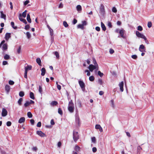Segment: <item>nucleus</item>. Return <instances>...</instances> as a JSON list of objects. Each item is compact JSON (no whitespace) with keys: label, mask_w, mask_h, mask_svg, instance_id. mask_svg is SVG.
Here are the masks:
<instances>
[{"label":"nucleus","mask_w":154,"mask_h":154,"mask_svg":"<svg viewBox=\"0 0 154 154\" xmlns=\"http://www.w3.org/2000/svg\"><path fill=\"white\" fill-rule=\"evenodd\" d=\"M136 35L138 38H143L145 41V42L148 43V41L147 40L146 37L143 34L140 33L139 31H136Z\"/></svg>","instance_id":"obj_1"},{"label":"nucleus","mask_w":154,"mask_h":154,"mask_svg":"<svg viewBox=\"0 0 154 154\" xmlns=\"http://www.w3.org/2000/svg\"><path fill=\"white\" fill-rule=\"evenodd\" d=\"M73 139L74 141L76 142V141L79 139V136L77 132L74 130L73 131Z\"/></svg>","instance_id":"obj_2"},{"label":"nucleus","mask_w":154,"mask_h":154,"mask_svg":"<svg viewBox=\"0 0 154 154\" xmlns=\"http://www.w3.org/2000/svg\"><path fill=\"white\" fill-rule=\"evenodd\" d=\"M88 68L91 72H92L94 69L98 70L99 69V67H97L96 66L91 64L89 65Z\"/></svg>","instance_id":"obj_3"},{"label":"nucleus","mask_w":154,"mask_h":154,"mask_svg":"<svg viewBox=\"0 0 154 154\" xmlns=\"http://www.w3.org/2000/svg\"><path fill=\"white\" fill-rule=\"evenodd\" d=\"M79 83L82 90L84 91L85 90V85L83 82L81 80L79 81Z\"/></svg>","instance_id":"obj_4"},{"label":"nucleus","mask_w":154,"mask_h":154,"mask_svg":"<svg viewBox=\"0 0 154 154\" xmlns=\"http://www.w3.org/2000/svg\"><path fill=\"white\" fill-rule=\"evenodd\" d=\"M139 51L141 52H146V48L144 45L142 44L140 46L139 48Z\"/></svg>","instance_id":"obj_5"},{"label":"nucleus","mask_w":154,"mask_h":154,"mask_svg":"<svg viewBox=\"0 0 154 154\" xmlns=\"http://www.w3.org/2000/svg\"><path fill=\"white\" fill-rule=\"evenodd\" d=\"M100 11L101 14H105L104 7L103 4H101L100 5Z\"/></svg>","instance_id":"obj_6"},{"label":"nucleus","mask_w":154,"mask_h":154,"mask_svg":"<svg viewBox=\"0 0 154 154\" xmlns=\"http://www.w3.org/2000/svg\"><path fill=\"white\" fill-rule=\"evenodd\" d=\"M8 114V112L7 110L4 108H3L2 113V115L3 117L6 116Z\"/></svg>","instance_id":"obj_7"},{"label":"nucleus","mask_w":154,"mask_h":154,"mask_svg":"<svg viewBox=\"0 0 154 154\" xmlns=\"http://www.w3.org/2000/svg\"><path fill=\"white\" fill-rule=\"evenodd\" d=\"M68 109L70 113H72L74 111V106L68 105Z\"/></svg>","instance_id":"obj_8"},{"label":"nucleus","mask_w":154,"mask_h":154,"mask_svg":"<svg viewBox=\"0 0 154 154\" xmlns=\"http://www.w3.org/2000/svg\"><path fill=\"white\" fill-rule=\"evenodd\" d=\"M119 85L120 87V91L121 92H123V85H124V82L123 81L121 82L119 84Z\"/></svg>","instance_id":"obj_9"},{"label":"nucleus","mask_w":154,"mask_h":154,"mask_svg":"<svg viewBox=\"0 0 154 154\" xmlns=\"http://www.w3.org/2000/svg\"><path fill=\"white\" fill-rule=\"evenodd\" d=\"M95 128L97 129H99L100 132H103V130L102 128L99 125H96L95 126Z\"/></svg>","instance_id":"obj_10"},{"label":"nucleus","mask_w":154,"mask_h":154,"mask_svg":"<svg viewBox=\"0 0 154 154\" xmlns=\"http://www.w3.org/2000/svg\"><path fill=\"white\" fill-rule=\"evenodd\" d=\"M37 134L41 137H44L45 136V134L41 131H37Z\"/></svg>","instance_id":"obj_11"},{"label":"nucleus","mask_w":154,"mask_h":154,"mask_svg":"<svg viewBox=\"0 0 154 154\" xmlns=\"http://www.w3.org/2000/svg\"><path fill=\"white\" fill-rule=\"evenodd\" d=\"M124 30L123 29H121L119 32V33L121 35V36L122 37L124 38Z\"/></svg>","instance_id":"obj_12"},{"label":"nucleus","mask_w":154,"mask_h":154,"mask_svg":"<svg viewBox=\"0 0 154 154\" xmlns=\"http://www.w3.org/2000/svg\"><path fill=\"white\" fill-rule=\"evenodd\" d=\"M25 119L24 117H21L18 121V123H21L24 122L25 121Z\"/></svg>","instance_id":"obj_13"},{"label":"nucleus","mask_w":154,"mask_h":154,"mask_svg":"<svg viewBox=\"0 0 154 154\" xmlns=\"http://www.w3.org/2000/svg\"><path fill=\"white\" fill-rule=\"evenodd\" d=\"M32 68V67L31 66H27L25 67V72H27L28 71L30 70Z\"/></svg>","instance_id":"obj_14"},{"label":"nucleus","mask_w":154,"mask_h":154,"mask_svg":"<svg viewBox=\"0 0 154 154\" xmlns=\"http://www.w3.org/2000/svg\"><path fill=\"white\" fill-rule=\"evenodd\" d=\"M76 9L78 12L80 13L82 10L81 6L80 5H77L76 6Z\"/></svg>","instance_id":"obj_15"},{"label":"nucleus","mask_w":154,"mask_h":154,"mask_svg":"<svg viewBox=\"0 0 154 154\" xmlns=\"http://www.w3.org/2000/svg\"><path fill=\"white\" fill-rule=\"evenodd\" d=\"M10 90V87L8 85H6L5 86V90L7 93L9 92Z\"/></svg>","instance_id":"obj_16"},{"label":"nucleus","mask_w":154,"mask_h":154,"mask_svg":"<svg viewBox=\"0 0 154 154\" xmlns=\"http://www.w3.org/2000/svg\"><path fill=\"white\" fill-rule=\"evenodd\" d=\"M10 37L11 34L10 33H7L6 34L5 39L6 40L8 41Z\"/></svg>","instance_id":"obj_17"},{"label":"nucleus","mask_w":154,"mask_h":154,"mask_svg":"<svg viewBox=\"0 0 154 154\" xmlns=\"http://www.w3.org/2000/svg\"><path fill=\"white\" fill-rule=\"evenodd\" d=\"M101 27L102 28V30L104 31H105L106 29V28L105 26L102 22H101Z\"/></svg>","instance_id":"obj_18"},{"label":"nucleus","mask_w":154,"mask_h":154,"mask_svg":"<svg viewBox=\"0 0 154 154\" xmlns=\"http://www.w3.org/2000/svg\"><path fill=\"white\" fill-rule=\"evenodd\" d=\"M93 61V63L94 64V65L96 66L97 67H99L98 64L97 62V61L94 58H92Z\"/></svg>","instance_id":"obj_19"},{"label":"nucleus","mask_w":154,"mask_h":154,"mask_svg":"<svg viewBox=\"0 0 154 154\" xmlns=\"http://www.w3.org/2000/svg\"><path fill=\"white\" fill-rule=\"evenodd\" d=\"M0 13L1 14V17L2 18H4V20H6V16L5 14H4L2 11H1Z\"/></svg>","instance_id":"obj_20"},{"label":"nucleus","mask_w":154,"mask_h":154,"mask_svg":"<svg viewBox=\"0 0 154 154\" xmlns=\"http://www.w3.org/2000/svg\"><path fill=\"white\" fill-rule=\"evenodd\" d=\"M46 70L45 68H43L41 69V75L44 76Z\"/></svg>","instance_id":"obj_21"},{"label":"nucleus","mask_w":154,"mask_h":154,"mask_svg":"<svg viewBox=\"0 0 154 154\" xmlns=\"http://www.w3.org/2000/svg\"><path fill=\"white\" fill-rule=\"evenodd\" d=\"M27 20L29 23H31V20L30 18V16L29 14H28L27 15Z\"/></svg>","instance_id":"obj_22"},{"label":"nucleus","mask_w":154,"mask_h":154,"mask_svg":"<svg viewBox=\"0 0 154 154\" xmlns=\"http://www.w3.org/2000/svg\"><path fill=\"white\" fill-rule=\"evenodd\" d=\"M36 61L37 63H38V64L39 65L41 66V59H40V58H37L36 59Z\"/></svg>","instance_id":"obj_23"},{"label":"nucleus","mask_w":154,"mask_h":154,"mask_svg":"<svg viewBox=\"0 0 154 154\" xmlns=\"http://www.w3.org/2000/svg\"><path fill=\"white\" fill-rule=\"evenodd\" d=\"M30 97L32 99L34 100L35 99V97L34 96V94L32 92H30Z\"/></svg>","instance_id":"obj_24"},{"label":"nucleus","mask_w":154,"mask_h":154,"mask_svg":"<svg viewBox=\"0 0 154 154\" xmlns=\"http://www.w3.org/2000/svg\"><path fill=\"white\" fill-rule=\"evenodd\" d=\"M19 19L21 21L23 22V23H24L25 24H26L27 23V22L26 20L23 19V18H22L20 17H19Z\"/></svg>","instance_id":"obj_25"},{"label":"nucleus","mask_w":154,"mask_h":154,"mask_svg":"<svg viewBox=\"0 0 154 154\" xmlns=\"http://www.w3.org/2000/svg\"><path fill=\"white\" fill-rule=\"evenodd\" d=\"M2 48L3 50H6L8 48V45L7 44H3L2 47Z\"/></svg>","instance_id":"obj_26"},{"label":"nucleus","mask_w":154,"mask_h":154,"mask_svg":"<svg viewBox=\"0 0 154 154\" xmlns=\"http://www.w3.org/2000/svg\"><path fill=\"white\" fill-rule=\"evenodd\" d=\"M95 78L93 76H91L89 77V80L90 81L93 82L94 81Z\"/></svg>","instance_id":"obj_27"},{"label":"nucleus","mask_w":154,"mask_h":154,"mask_svg":"<svg viewBox=\"0 0 154 154\" xmlns=\"http://www.w3.org/2000/svg\"><path fill=\"white\" fill-rule=\"evenodd\" d=\"M75 149L76 152H78L80 151V147L77 145H76L75 146Z\"/></svg>","instance_id":"obj_28"},{"label":"nucleus","mask_w":154,"mask_h":154,"mask_svg":"<svg viewBox=\"0 0 154 154\" xmlns=\"http://www.w3.org/2000/svg\"><path fill=\"white\" fill-rule=\"evenodd\" d=\"M4 57L5 60H8L10 59V57L9 55L6 54L4 56Z\"/></svg>","instance_id":"obj_29"},{"label":"nucleus","mask_w":154,"mask_h":154,"mask_svg":"<svg viewBox=\"0 0 154 154\" xmlns=\"http://www.w3.org/2000/svg\"><path fill=\"white\" fill-rule=\"evenodd\" d=\"M76 122L78 123L79 125L80 124V119L79 117H76L75 119Z\"/></svg>","instance_id":"obj_30"},{"label":"nucleus","mask_w":154,"mask_h":154,"mask_svg":"<svg viewBox=\"0 0 154 154\" xmlns=\"http://www.w3.org/2000/svg\"><path fill=\"white\" fill-rule=\"evenodd\" d=\"M57 103V101H53L51 102V105L52 106H54L55 105H56Z\"/></svg>","instance_id":"obj_31"},{"label":"nucleus","mask_w":154,"mask_h":154,"mask_svg":"<svg viewBox=\"0 0 154 154\" xmlns=\"http://www.w3.org/2000/svg\"><path fill=\"white\" fill-rule=\"evenodd\" d=\"M27 115L29 118H31L32 116V115L30 112H28L27 113Z\"/></svg>","instance_id":"obj_32"},{"label":"nucleus","mask_w":154,"mask_h":154,"mask_svg":"<svg viewBox=\"0 0 154 154\" xmlns=\"http://www.w3.org/2000/svg\"><path fill=\"white\" fill-rule=\"evenodd\" d=\"M24 95V92L23 91H21L19 93V95L21 97H23Z\"/></svg>","instance_id":"obj_33"},{"label":"nucleus","mask_w":154,"mask_h":154,"mask_svg":"<svg viewBox=\"0 0 154 154\" xmlns=\"http://www.w3.org/2000/svg\"><path fill=\"white\" fill-rule=\"evenodd\" d=\"M98 75L101 77H102L103 75V74L100 71L98 72Z\"/></svg>","instance_id":"obj_34"},{"label":"nucleus","mask_w":154,"mask_h":154,"mask_svg":"<svg viewBox=\"0 0 154 154\" xmlns=\"http://www.w3.org/2000/svg\"><path fill=\"white\" fill-rule=\"evenodd\" d=\"M11 24L12 27L14 29H17V27L14 26V24L13 22H11Z\"/></svg>","instance_id":"obj_35"},{"label":"nucleus","mask_w":154,"mask_h":154,"mask_svg":"<svg viewBox=\"0 0 154 154\" xmlns=\"http://www.w3.org/2000/svg\"><path fill=\"white\" fill-rule=\"evenodd\" d=\"M78 28H80L82 29H84V26L82 24H79L77 26Z\"/></svg>","instance_id":"obj_36"},{"label":"nucleus","mask_w":154,"mask_h":154,"mask_svg":"<svg viewBox=\"0 0 154 154\" xmlns=\"http://www.w3.org/2000/svg\"><path fill=\"white\" fill-rule=\"evenodd\" d=\"M23 101V99L20 98L18 101V103L20 105H21L22 104V102Z\"/></svg>","instance_id":"obj_37"},{"label":"nucleus","mask_w":154,"mask_h":154,"mask_svg":"<svg viewBox=\"0 0 154 154\" xmlns=\"http://www.w3.org/2000/svg\"><path fill=\"white\" fill-rule=\"evenodd\" d=\"M63 26L65 27H67L68 26V24H67V23L66 21H63Z\"/></svg>","instance_id":"obj_38"},{"label":"nucleus","mask_w":154,"mask_h":154,"mask_svg":"<svg viewBox=\"0 0 154 154\" xmlns=\"http://www.w3.org/2000/svg\"><path fill=\"white\" fill-rule=\"evenodd\" d=\"M30 104L29 101H26L25 103L24 104V106L25 107H27Z\"/></svg>","instance_id":"obj_39"},{"label":"nucleus","mask_w":154,"mask_h":154,"mask_svg":"<svg viewBox=\"0 0 154 154\" xmlns=\"http://www.w3.org/2000/svg\"><path fill=\"white\" fill-rule=\"evenodd\" d=\"M22 16L23 17L25 18L26 16V14L25 13V12H23L22 14H20L19 15L20 17Z\"/></svg>","instance_id":"obj_40"},{"label":"nucleus","mask_w":154,"mask_h":154,"mask_svg":"<svg viewBox=\"0 0 154 154\" xmlns=\"http://www.w3.org/2000/svg\"><path fill=\"white\" fill-rule=\"evenodd\" d=\"M26 35L28 39H29L31 37V34L29 32H27L26 33Z\"/></svg>","instance_id":"obj_41"},{"label":"nucleus","mask_w":154,"mask_h":154,"mask_svg":"<svg viewBox=\"0 0 154 154\" xmlns=\"http://www.w3.org/2000/svg\"><path fill=\"white\" fill-rule=\"evenodd\" d=\"M137 30L140 31H142L143 30V28L141 26H139L137 27Z\"/></svg>","instance_id":"obj_42"},{"label":"nucleus","mask_w":154,"mask_h":154,"mask_svg":"<svg viewBox=\"0 0 154 154\" xmlns=\"http://www.w3.org/2000/svg\"><path fill=\"white\" fill-rule=\"evenodd\" d=\"M148 27L149 28H150L152 26V23L151 22H148L147 24Z\"/></svg>","instance_id":"obj_43"},{"label":"nucleus","mask_w":154,"mask_h":154,"mask_svg":"<svg viewBox=\"0 0 154 154\" xmlns=\"http://www.w3.org/2000/svg\"><path fill=\"white\" fill-rule=\"evenodd\" d=\"M58 113H59L61 115H62L63 114L62 111L60 108H58Z\"/></svg>","instance_id":"obj_44"},{"label":"nucleus","mask_w":154,"mask_h":154,"mask_svg":"<svg viewBox=\"0 0 154 154\" xmlns=\"http://www.w3.org/2000/svg\"><path fill=\"white\" fill-rule=\"evenodd\" d=\"M112 11L114 13H116L117 11V10L116 9V8L115 7H113L112 9Z\"/></svg>","instance_id":"obj_45"},{"label":"nucleus","mask_w":154,"mask_h":154,"mask_svg":"<svg viewBox=\"0 0 154 154\" xmlns=\"http://www.w3.org/2000/svg\"><path fill=\"white\" fill-rule=\"evenodd\" d=\"M68 105L74 106V104L72 102V100H71L70 101H69Z\"/></svg>","instance_id":"obj_46"},{"label":"nucleus","mask_w":154,"mask_h":154,"mask_svg":"<svg viewBox=\"0 0 154 154\" xmlns=\"http://www.w3.org/2000/svg\"><path fill=\"white\" fill-rule=\"evenodd\" d=\"M107 25L110 28H111L112 27V25L111 23L110 22H108Z\"/></svg>","instance_id":"obj_47"},{"label":"nucleus","mask_w":154,"mask_h":154,"mask_svg":"<svg viewBox=\"0 0 154 154\" xmlns=\"http://www.w3.org/2000/svg\"><path fill=\"white\" fill-rule=\"evenodd\" d=\"M21 46H20L18 48L17 50V52L18 54L20 53L21 52Z\"/></svg>","instance_id":"obj_48"},{"label":"nucleus","mask_w":154,"mask_h":154,"mask_svg":"<svg viewBox=\"0 0 154 154\" xmlns=\"http://www.w3.org/2000/svg\"><path fill=\"white\" fill-rule=\"evenodd\" d=\"M98 82L99 83L100 85H102L103 84V81L101 79H99L98 80Z\"/></svg>","instance_id":"obj_49"},{"label":"nucleus","mask_w":154,"mask_h":154,"mask_svg":"<svg viewBox=\"0 0 154 154\" xmlns=\"http://www.w3.org/2000/svg\"><path fill=\"white\" fill-rule=\"evenodd\" d=\"M91 140L92 142L94 143H95L96 142V138L95 137H92L91 138Z\"/></svg>","instance_id":"obj_50"},{"label":"nucleus","mask_w":154,"mask_h":154,"mask_svg":"<svg viewBox=\"0 0 154 154\" xmlns=\"http://www.w3.org/2000/svg\"><path fill=\"white\" fill-rule=\"evenodd\" d=\"M42 91V87L41 86H39V91L40 93L41 94Z\"/></svg>","instance_id":"obj_51"},{"label":"nucleus","mask_w":154,"mask_h":154,"mask_svg":"<svg viewBox=\"0 0 154 154\" xmlns=\"http://www.w3.org/2000/svg\"><path fill=\"white\" fill-rule=\"evenodd\" d=\"M11 122L8 121L6 123L7 125L8 126H10L11 125Z\"/></svg>","instance_id":"obj_52"},{"label":"nucleus","mask_w":154,"mask_h":154,"mask_svg":"<svg viewBox=\"0 0 154 154\" xmlns=\"http://www.w3.org/2000/svg\"><path fill=\"white\" fill-rule=\"evenodd\" d=\"M9 84L10 85H12L14 84V82H13V81L10 80L9 81Z\"/></svg>","instance_id":"obj_53"},{"label":"nucleus","mask_w":154,"mask_h":154,"mask_svg":"<svg viewBox=\"0 0 154 154\" xmlns=\"http://www.w3.org/2000/svg\"><path fill=\"white\" fill-rule=\"evenodd\" d=\"M82 24L83 26H85L87 25V22L86 21L84 20L82 21Z\"/></svg>","instance_id":"obj_54"},{"label":"nucleus","mask_w":154,"mask_h":154,"mask_svg":"<svg viewBox=\"0 0 154 154\" xmlns=\"http://www.w3.org/2000/svg\"><path fill=\"white\" fill-rule=\"evenodd\" d=\"M137 56L136 55H132L131 57L134 59H136L137 58Z\"/></svg>","instance_id":"obj_55"},{"label":"nucleus","mask_w":154,"mask_h":154,"mask_svg":"<svg viewBox=\"0 0 154 154\" xmlns=\"http://www.w3.org/2000/svg\"><path fill=\"white\" fill-rule=\"evenodd\" d=\"M41 126V122H38L37 125V126L38 127H40Z\"/></svg>","instance_id":"obj_56"},{"label":"nucleus","mask_w":154,"mask_h":154,"mask_svg":"<svg viewBox=\"0 0 154 154\" xmlns=\"http://www.w3.org/2000/svg\"><path fill=\"white\" fill-rule=\"evenodd\" d=\"M97 149L96 148L94 147L92 148V151L94 152H95L97 151Z\"/></svg>","instance_id":"obj_57"},{"label":"nucleus","mask_w":154,"mask_h":154,"mask_svg":"<svg viewBox=\"0 0 154 154\" xmlns=\"http://www.w3.org/2000/svg\"><path fill=\"white\" fill-rule=\"evenodd\" d=\"M29 28V26L28 25H26L25 26V29L26 30H28Z\"/></svg>","instance_id":"obj_58"},{"label":"nucleus","mask_w":154,"mask_h":154,"mask_svg":"<svg viewBox=\"0 0 154 154\" xmlns=\"http://www.w3.org/2000/svg\"><path fill=\"white\" fill-rule=\"evenodd\" d=\"M63 4L62 3H60V4L59 6H58V8H63Z\"/></svg>","instance_id":"obj_59"},{"label":"nucleus","mask_w":154,"mask_h":154,"mask_svg":"<svg viewBox=\"0 0 154 154\" xmlns=\"http://www.w3.org/2000/svg\"><path fill=\"white\" fill-rule=\"evenodd\" d=\"M114 52V50L112 49H110L109 50V52L110 54H112Z\"/></svg>","instance_id":"obj_60"},{"label":"nucleus","mask_w":154,"mask_h":154,"mask_svg":"<svg viewBox=\"0 0 154 154\" xmlns=\"http://www.w3.org/2000/svg\"><path fill=\"white\" fill-rule=\"evenodd\" d=\"M95 29L97 31H100V28L99 26H96L95 27Z\"/></svg>","instance_id":"obj_61"},{"label":"nucleus","mask_w":154,"mask_h":154,"mask_svg":"<svg viewBox=\"0 0 154 154\" xmlns=\"http://www.w3.org/2000/svg\"><path fill=\"white\" fill-rule=\"evenodd\" d=\"M77 22V20L75 19H74L73 20V23L74 24H76Z\"/></svg>","instance_id":"obj_62"},{"label":"nucleus","mask_w":154,"mask_h":154,"mask_svg":"<svg viewBox=\"0 0 154 154\" xmlns=\"http://www.w3.org/2000/svg\"><path fill=\"white\" fill-rule=\"evenodd\" d=\"M29 0H26L25 1L24 3V5H26L29 3Z\"/></svg>","instance_id":"obj_63"},{"label":"nucleus","mask_w":154,"mask_h":154,"mask_svg":"<svg viewBox=\"0 0 154 154\" xmlns=\"http://www.w3.org/2000/svg\"><path fill=\"white\" fill-rule=\"evenodd\" d=\"M30 122L32 125H33L34 124V121L33 119H32L30 120Z\"/></svg>","instance_id":"obj_64"}]
</instances>
